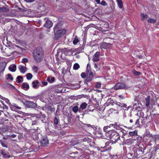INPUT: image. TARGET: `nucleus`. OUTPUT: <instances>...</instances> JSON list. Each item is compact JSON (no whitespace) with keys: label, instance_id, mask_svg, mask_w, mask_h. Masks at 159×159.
I'll return each instance as SVG.
<instances>
[{"label":"nucleus","instance_id":"1","mask_svg":"<svg viewBox=\"0 0 159 159\" xmlns=\"http://www.w3.org/2000/svg\"><path fill=\"white\" fill-rule=\"evenodd\" d=\"M33 57L35 61L38 62L41 61L43 58V52L41 48H38L34 50Z\"/></svg>","mask_w":159,"mask_h":159},{"label":"nucleus","instance_id":"2","mask_svg":"<svg viewBox=\"0 0 159 159\" xmlns=\"http://www.w3.org/2000/svg\"><path fill=\"white\" fill-rule=\"evenodd\" d=\"M105 134L107 138L112 139L111 140L113 142L117 141L119 138L118 134L113 130L108 131L105 133Z\"/></svg>","mask_w":159,"mask_h":159},{"label":"nucleus","instance_id":"3","mask_svg":"<svg viewBox=\"0 0 159 159\" xmlns=\"http://www.w3.org/2000/svg\"><path fill=\"white\" fill-rule=\"evenodd\" d=\"M66 31L65 29H62L57 31L55 34L54 38L56 39H59L60 37L66 34Z\"/></svg>","mask_w":159,"mask_h":159},{"label":"nucleus","instance_id":"4","mask_svg":"<svg viewBox=\"0 0 159 159\" xmlns=\"http://www.w3.org/2000/svg\"><path fill=\"white\" fill-rule=\"evenodd\" d=\"M128 88V87L126 86L124 84L122 83H118L116 84L114 87V89L116 90L123 88L127 89Z\"/></svg>","mask_w":159,"mask_h":159},{"label":"nucleus","instance_id":"5","mask_svg":"<svg viewBox=\"0 0 159 159\" xmlns=\"http://www.w3.org/2000/svg\"><path fill=\"white\" fill-rule=\"evenodd\" d=\"M24 104L25 105L28 107L35 108L37 106V104L32 102L27 101L24 102Z\"/></svg>","mask_w":159,"mask_h":159},{"label":"nucleus","instance_id":"6","mask_svg":"<svg viewBox=\"0 0 159 159\" xmlns=\"http://www.w3.org/2000/svg\"><path fill=\"white\" fill-rule=\"evenodd\" d=\"M66 55L69 56L75 55L77 54L76 50L75 49H68L66 51Z\"/></svg>","mask_w":159,"mask_h":159},{"label":"nucleus","instance_id":"7","mask_svg":"<svg viewBox=\"0 0 159 159\" xmlns=\"http://www.w3.org/2000/svg\"><path fill=\"white\" fill-rule=\"evenodd\" d=\"M7 63L5 62L0 63V74H3L6 67Z\"/></svg>","mask_w":159,"mask_h":159},{"label":"nucleus","instance_id":"8","mask_svg":"<svg viewBox=\"0 0 159 159\" xmlns=\"http://www.w3.org/2000/svg\"><path fill=\"white\" fill-rule=\"evenodd\" d=\"M100 53L98 52H97L93 56L92 60L93 62H96L99 61Z\"/></svg>","mask_w":159,"mask_h":159},{"label":"nucleus","instance_id":"9","mask_svg":"<svg viewBox=\"0 0 159 159\" xmlns=\"http://www.w3.org/2000/svg\"><path fill=\"white\" fill-rule=\"evenodd\" d=\"M44 26L47 28H50L52 26V24L51 21L47 19L45 23L44 24Z\"/></svg>","mask_w":159,"mask_h":159},{"label":"nucleus","instance_id":"10","mask_svg":"<svg viewBox=\"0 0 159 159\" xmlns=\"http://www.w3.org/2000/svg\"><path fill=\"white\" fill-rule=\"evenodd\" d=\"M111 46V44L109 43H102L100 46V48L102 49V48L107 49Z\"/></svg>","mask_w":159,"mask_h":159},{"label":"nucleus","instance_id":"11","mask_svg":"<svg viewBox=\"0 0 159 159\" xmlns=\"http://www.w3.org/2000/svg\"><path fill=\"white\" fill-rule=\"evenodd\" d=\"M42 146H46L48 143V141L47 138L43 139L41 142Z\"/></svg>","mask_w":159,"mask_h":159},{"label":"nucleus","instance_id":"12","mask_svg":"<svg viewBox=\"0 0 159 159\" xmlns=\"http://www.w3.org/2000/svg\"><path fill=\"white\" fill-rule=\"evenodd\" d=\"M9 106L11 109L13 111H16V109H20L21 108L20 107L16 106L15 105H13L11 104H10V105Z\"/></svg>","mask_w":159,"mask_h":159},{"label":"nucleus","instance_id":"13","mask_svg":"<svg viewBox=\"0 0 159 159\" xmlns=\"http://www.w3.org/2000/svg\"><path fill=\"white\" fill-rule=\"evenodd\" d=\"M18 68L20 71L23 73H24L27 70V68L25 67L22 66H19Z\"/></svg>","mask_w":159,"mask_h":159},{"label":"nucleus","instance_id":"14","mask_svg":"<svg viewBox=\"0 0 159 159\" xmlns=\"http://www.w3.org/2000/svg\"><path fill=\"white\" fill-rule=\"evenodd\" d=\"M13 52V49L11 48L7 49H6V55L8 56H10L11 55Z\"/></svg>","mask_w":159,"mask_h":159},{"label":"nucleus","instance_id":"15","mask_svg":"<svg viewBox=\"0 0 159 159\" xmlns=\"http://www.w3.org/2000/svg\"><path fill=\"white\" fill-rule=\"evenodd\" d=\"M1 153L4 158H9L11 157L10 155H8L5 151L3 150H1Z\"/></svg>","mask_w":159,"mask_h":159},{"label":"nucleus","instance_id":"16","mask_svg":"<svg viewBox=\"0 0 159 159\" xmlns=\"http://www.w3.org/2000/svg\"><path fill=\"white\" fill-rule=\"evenodd\" d=\"M22 88L25 90H28L29 88L28 84L27 83H23L22 84Z\"/></svg>","mask_w":159,"mask_h":159},{"label":"nucleus","instance_id":"17","mask_svg":"<svg viewBox=\"0 0 159 159\" xmlns=\"http://www.w3.org/2000/svg\"><path fill=\"white\" fill-rule=\"evenodd\" d=\"M16 69V66L15 65H11L9 67V70L12 72H15Z\"/></svg>","mask_w":159,"mask_h":159},{"label":"nucleus","instance_id":"18","mask_svg":"<svg viewBox=\"0 0 159 159\" xmlns=\"http://www.w3.org/2000/svg\"><path fill=\"white\" fill-rule=\"evenodd\" d=\"M39 82L37 80H35L33 81L32 83V86L34 89H36L38 87V84Z\"/></svg>","mask_w":159,"mask_h":159},{"label":"nucleus","instance_id":"19","mask_svg":"<svg viewBox=\"0 0 159 159\" xmlns=\"http://www.w3.org/2000/svg\"><path fill=\"white\" fill-rule=\"evenodd\" d=\"M141 19L142 20H146L148 18V16L143 13L141 14Z\"/></svg>","mask_w":159,"mask_h":159},{"label":"nucleus","instance_id":"20","mask_svg":"<svg viewBox=\"0 0 159 159\" xmlns=\"http://www.w3.org/2000/svg\"><path fill=\"white\" fill-rule=\"evenodd\" d=\"M118 7L120 8L123 7V3L121 0H116Z\"/></svg>","mask_w":159,"mask_h":159},{"label":"nucleus","instance_id":"21","mask_svg":"<svg viewBox=\"0 0 159 159\" xmlns=\"http://www.w3.org/2000/svg\"><path fill=\"white\" fill-rule=\"evenodd\" d=\"M150 97L149 96H147V98H145L146 103V106L148 107L149 105V101H150Z\"/></svg>","mask_w":159,"mask_h":159},{"label":"nucleus","instance_id":"22","mask_svg":"<svg viewBox=\"0 0 159 159\" xmlns=\"http://www.w3.org/2000/svg\"><path fill=\"white\" fill-rule=\"evenodd\" d=\"M8 129L7 127L2 128L0 129V133L2 134L7 131Z\"/></svg>","mask_w":159,"mask_h":159},{"label":"nucleus","instance_id":"23","mask_svg":"<svg viewBox=\"0 0 159 159\" xmlns=\"http://www.w3.org/2000/svg\"><path fill=\"white\" fill-rule=\"evenodd\" d=\"M47 80L49 82L52 83L54 81L55 79L54 77L49 76L47 78Z\"/></svg>","mask_w":159,"mask_h":159},{"label":"nucleus","instance_id":"24","mask_svg":"<svg viewBox=\"0 0 159 159\" xmlns=\"http://www.w3.org/2000/svg\"><path fill=\"white\" fill-rule=\"evenodd\" d=\"M156 21V20L152 18H149L147 20V21L148 23L153 24L155 23Z\"/></svg>","mask_w":159,"mask_h":159},{"label":"nucleus","instance_id":"25","mask_svg":"<svg viewBox=\"0 0 159 159\" xmlns=\"http://www.w3.org/2000/svg\"><path fill=\"white\" fill-rule=\"evenodd\" d=\"M0 98H1V99H2V100H5L6 102H7L8 104L9 105H10V104H11L9 100L8 99H7L6 98H5L2 97L0 95Z\"/></svg>","mask_w":159,"mask_h":159},{"label":"nucleus","instance_id":"26","mask_svg":"<svg viewBox=\"0 0 159 159\" xmlns=\"http://www.w3.org/2000/svg\"><path fill=\"white\" fill-rule=\"evenodd\" d=\"M79 42V40L78 37L77 36H76L73 41V43L75 45Z\"/></svg>","mask_w":159,"mask_h":159},{"label":"nucleus","instance_id":"27","mask_svg":"<svg viewBox=\"0 0 159 159\" xmlns=\"http://www.w3.org/2000/svg\"><path fill=\"white\" fill-rule=\"evenodd\" d=\"M87 105V104L86 103L84 102L80 105V108L82 109H84L86 108Z\"/></svg>","mask_w":159,"mask_h":159},{"label":"nucleus","instance_id":"28","mask_svg":"<svg viewBox=\"0 0 159 159\" xmlns=\"http://www.w3.org/2000/svg\"><path fill=\"white\" fill-rule=\"evenodd\" d=\"M137 131L135 130L133 132H129V134L131 136H133L137 135Z\"/></svg>","mask_w":159,"mask_h":159},{"label":"nucleus","instance_id":"29","mask_svg":"<svg viewBox=\"0 0 159 159\" xmlns=\"http://www.w3.org/2000/svg\"><path fill=\"white\" fill-rule=\"evenodd\" d=\"M132 73L134 75H136V76L139 75L141 74V73L140 72L137 71L135 70H133L132 71Z\"/></svg>","mask_w":159,"mask_h":159},{"label":"nucleus","instance_id":"30","mask_svg":"<svg viewBox=\"0 0 159 159\" xmlns=\"http://www.w3.org/2000/svg\"><path fill=\"white\" fill-rule=\"evenodd\" d=\"M93 77H91V76H89L88 75H86V80L88 82L91 81L93 79Z\"/></svg>","mask_w":159,"mask_h":159},{"label":"nucleus","instance_id":"31","mask_svg":"<svg viewBox=\"0 0 159 159\" xmlns=\"http://www.w3.org/2000/svg\"><path fill=\"white\" fill-rule=\"evenodd\" d=\"M80 67V66L78 63L75 64L73 66V69L74 70H78Z\"/></svg>","mask_w":159,"mask_h":159},{"label":"nucleus","instance_id":"32","mask_svg":"<svg viewBox=\"0 0 159 159\" xmlns=\"http://www.w3.org/2000/svg\"><path fill=\"white\" fill-rule=\"evenodd\" d=\"M32 70L34 73H37L38 71V68L37 66H34L32 67Z\"/></svg>","mask_w":159,"mask_h":159},{"label":"nucleus","instance_id":"33","mask_svg":"<svg viewBox=\"0 0 159 159\" xmlns=\"http://www.w3.org/2000/svg\"><path fill=\"white\" fill-rule=\"evenodd\" d=\"M26 76L27 79L28 80H30L32 78V75L30 73H28Z\"/></svg>","mask_w":159,"mask_h":159},{"label":"nucleus","instance_id":"34","mask_svg":"<svg viewBox=\"0 0 159 159\" xmlns=\"http://www.w3.org/2000/svg\"><path fill=\"white\" fill-rule=\"evenodd\" d=\"M78 110V107L77 106H75L72 108V110L75 112L76 113L77 112Z\"/></svg>","mask_w":159,"mask_h":159},{"label":"nucleus","instance_id":"35","mask_svg":"<svg viewBox=\"0 0 159 159\" xmlns=\"http://www.w3.org/2000/svg\"><path fill=\"white\" fill-rule=\"evenodd\" d=\"M23 78L21 76H19L17 77V81L18 83H20L21 81V80Z\"/></svg>","mask_w":159,"mask_h":159},{"label":"nucleus","instance_id":"36","mask_svg":"<svg viewBox=\"0 0 159 159\" xmlns=\"http://www.w3.org/2000/svg\"><path fill=\"white\" fill-rule=\"evenodd\" d=\"M7 80L10 79L11 80H13V78L11 76V75L10 74H8L7 75Z\"/></svg>","mask_w":159,"mask_h":159},{"label":"nucleus","instance_id":"37","mask_svg":"<svg viewBox=\"0 0 159 159\" xmlns=\"http://www.w3.org/2000/svg\"><path fill=\"white\" fill-rule=\"evenodd\" d=\"M109 127L108 126H105L103 128L104 130L106 132V133L108 132V131H110L109 129Z\"/></svg>","mask_w":159,"mask_h":159},{"label":"nucleus","instance_id":"38","mask_svg":"<svg viewBox=\"0 0 159 159\" xmlns=\"http://www.w3.org/2000/svg\"><path fill=\"white\" fill-rule=\"evenodd\" d=\"M100 4H101L102 5L105 6H107V4L104 1H101V2H100Z\"/></svg>","mask_w":159,"mask_h":159},{"label":"nucleus","instance_id":"39","mask_svg":"<svg viewBox=\"0 0 159 159\" xmlns=\"http://www.w3.org/2000/svg\"><path fill=\"white\" fill-rule=\"evenodd\" d=\"M87 75H88L89 76H91V77H93V73L91 71H88Z\"/></svg>","mask_w":159,"mask_h":159},{"label":"nucleus","instance_id":"40","mask_svg":"<svg viewBox=\"0 0 159 159\" xmlns=\"http://www.w3.org/2000/svg\"><path fill=\"white\" fill-rule=\"evenodd\" d=\"M7 136H8L9 138V139H10V138H15L16 137V135H15L14 134H12L11 135V134H10V135H7Z\"/></svg>","mask_w":159,"mask_h":159},{"label":"nucleus","instance_id":"41","mask_svg":"<svg viewBox=\"0 0 159 159\" xmlns=\"http://www.w3.org/2000/svg\"><path fill=\"white\" fill-rule=\"evenodd\" d=\"M1 143L2 146L4 147H7V146L6 144L3 141H1Z\"/></svg>","mask_w":159,"mask_h":159},{"label":"nucleus","instance_id":"42","mask_svg":"<svg viewBox=\"0 0 159 159\" xmlns=\"http://www.w3.org/2000/svg\"><path fill=\"white\" fill-rule=\"evenodd\" d=\"M101 86V84L100 83H97L96 85V87L97 88H100Z\"/></svg>","mask_w":159,"mask_h":159},{"label":"nucleus","instance_id":"43","mask_svg":"<svg viewBox=\"0 0 159 159\" xmlns=\"http://www.w3.org/2000/svg\"><path fill=\"white\" fill-rule=\"evenodd\" d=\"M22 61L23 63H25L28 62V59L26 58H24L22 60Z\"/></svg>","mask_w":159,"mask_h":159},{"label":"nucleus","instance_id":"44","mask_svg":"<svg viewBox=\"0 0 159 159\" xmlns=\"http://www.w3.org/2000/svg\"><path fill=\"white\" fill-rule=\"evenodd\" d=\"M54 123L55 125H57L58 123V121L57 119L56 118H55L54 120Z\"/></svg>","mask_w":159,"mask_h":159},{"label":"nucleus","instance_id":"45","mask_svg":"<svg viewBox=\"0 0 159 159\" xmlns=\"http://www.w3.org/2000/svg\"><path fill=\"white\" fill-rule=\"evenodd\" d=\"M139 119H138L137 120L136 122L135 123V124L137 125V126H136L137 127L139 126Z\"/></svg>","mask_w":159,"mask_h":159},{"label":"nucleus","instance_id":"46","mask_svg":"<svg viewBox=\"0 0 159 159\" xmlns=\"http://www.w3.org/2000/svg\"><path fill=\"white\" fill-rule=\"evenodd\" d=\"M81 76L82 78H84L85 77H86V75L84 73H82L81 74Z\"/></svg>","mask_w":159,"mask_h":159},{"label":"nucleus","instance_id":"47","mask_svg":"<svg viewBox=\"0 0 159 159\" xmlns=\"http://www.w3.org/2000/svg\"><path fill=\"white\" fill-rule=\"evenodd\" d=\"M2 10L4 11H8V9L7 8L3 7L2 8Z\"/></svg>","mask_w":159,"mask_h":159},{"label":"nucleus","instance_id":"48","mask_svg":"<svg viewBox=\"0 0 159 159\" xmlns=\"http://www.w3.org/2000/svg\"><path fill=\"white\" fill-rule=\"evenodd\" d=\"M109 128H110L111 127H113V128H116L115 126L113 124H111L109 125V126H108Z\"/></svg>","mask_w":159,"mask_h":159},{"label":"nucleus","instance_id":"49","mask_svg":"<svg viewBox=\"0 0 159 159\" xmlns=\"http://www.w3.org/2000/svg\"><path fill=\"white\" fill-rule=\"evenodd\" d=\"M35 0H27L26 2H34Z\"/></svg>","mask_w":159,"mask_h":159},{"label":"nucleus","instance_id":"50","mask_svg":"<svg viewBox=\"0 0 159 159\" xmlns=\"http://www.w3.org/2000/svg\"><path fill=\"white\" fill-rule=\"evenodd\" d=\"M42 83L43 85L44 86L48 84V82H43Z\"/></svg>","mask_w":159,"mask_h":159},{"label":"nucleus","instance_id":"51","mask_svg":"<svg viewBox=\"0 0 159 159\" xmlns=\"http://www.w3.org/2000/svg\"><path fill=\"white\" fill-rule=\"evenodd\" d=\"M123 106L125 108H126L127 109V105H126V104H124L123 105ZM125 110H126V109H125Z\"/></svg>","mask_w":159,"mask_h":159},{"label":"nucleus","instance_id":"52","mask_svg":"<svg viewBox=\"0 0 159 159\" xmlns=\"http://www.w3.org/2000/svg\"><path fill=\"white\" fill-rule=\"evenodd\" d=\"M3 138L4 139H9V137L8 136H7V135H6V137H3Z\"/></svg>","mask_w":159,"mask_h":159},{"label":"nucleus","instance_id":"53","mask_svg":"<svg viewBox=\"0 0 159 159\" xmlns=\"http://www.w3.org/2000/svg\"><path fill=\"white\" fill-rule=\"evenodd\" d=\"M95 1L99 4H100V0H95Z\"/></svg>","mask_w":159,"mask_h":159},{"label":"nucleus","instance_id":"54","mask_svg":"<svg viewBox=\"0 0 159 159\" xmlns=\"http://www.w3.org/2000/svg\"><path fill=\"white\" fill-rule=\"evenodd\" d=\"M94 67L96 68H98V65L97 63H95L94 64Z\"/></svg>","mask_w":159,"mask_h":159},{"label":"nucleus","instance_id":"55","mask_svg":"<svg viewBox=\"0 0 159 159\" xmlns=\"http://www.w3.org/2000/svg\"><path fill=\"white\" fill-rule=\"evenodd\" d=\"M130 121V123H132V122H133V120H131V119L130 120V121Z\"/></svg>","mask_w":159,"mask_h":159},{"label":"nucleus","instance_id":"56","mask_svg":"<svg viewBox=\"0 0 159 159\" xmlns=\"http://www.w3.org/2000/svg\"><path fill=\"white\" fill-rule=\"evenodd\" d=\"M130 140H131V142H132V141H133V140H130V139H129L128 140V141H130Z\"/></svg>","mask_w":159,"mask_h":159},{"label":"nucleus","instance_id":"57","mask_svg":"<svg viewBox=\"0 0 159 159\" xmlns=\"http://www.w3.org/2000/svg\"><path fill=\"white\" fill-rule=\"evenodd\" d=\"M43 6H42V8H43Z\"/></svg>","mask_w":159,"mask_h":159},{"label":"nucleus","instance_id":"58","mask_svg":"<svg viewBox=\"0 0 159 159\" xmlns=\"http://www.w3.org/2000/svg\"><path fill=\"white\" fill-rule=\"evenodd\" d=\"M88 65H88H88H87V66H88Z\"/></svg>","mask_w":159,"mask_h":159}]
</instances>
